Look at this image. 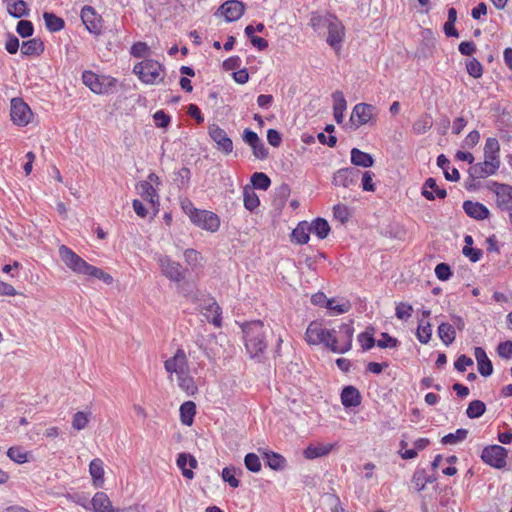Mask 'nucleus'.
I'll use <instances>...</instances> for the list:
<instances>
[{
    "mask_svg": "<svg viewBox=\"0 0 512 512\" xmlns=\"http://www.w3.org/2000/svg\"><path fill=\"white\" fill-rule=\"evenodd\" d=\"M500 161V144L494 137L486 139L484 146V161L476 163L469 168V175L473 179H481L494 175L499 169Z\"/></svg>",
    "mask_w": 512,
    "mask_h": 512,
    "instance_id": "f257e3e1",
    "label": "nucleus"
},
{
    "mask_svg": "<svg viewBox=\"0 0 512 512\" xmlns=\"http://www.w3.org/2000/svg\"><path fill=\"white\" fill-rule=\"evenodd\" d=\"M59 255L65 265L77 274H83L103 280L106 284H111L113 278L103 270L90 265L74 251L65 245L59 247Z\"/></svg>",
    "mask_w": 512,
    "mask_h": 512,
    "instance_id": "f03ea898",
    "label": "nucleus"
},
{
    "mask_svg": "<svg viewBox=\"0 0 512 512\" xmlns=\"http://www.w3.org/2000/svg\"><path fill=\"white\" fill-rule=\"evenodd\" d=\"M268 332L270 329L261 321H254L243 327L245 347L251 358L260 357L266 349Z\"/></svg>",
    "mask_w": 512,
    "mask_h": 512,
    "instance_id": "7ed1b4c3",
    "label": "nucleus"
},
{
    "mask_svg": "<svg viewBox=\"0 0 512 512\" xmlns=\"http://www.w3.org/2000/svg\"><path fill=\"white\" fill-rule=\"evenodd\" d=\"M183 210L189 217L190 221L200 229L214 233L220 227V218L214 212L201 210L193 207L189 202L183 205Z\"/></svg>",
    "mask_w": 512,
    "mask_h": 512,
    "instance_id": "20e7f679",
    "label": "nucleus"
},
{
    "mask_svg": "<svg viewBox=\"0 0 512 512\" xmlns=\"http://www.w3.org/2000/svg\"><path fill=\"white\" fill-rule=\"evenodd\" d=\"M354 334L353 321L342 323L336 328L331 329L329 349L335 353H346L352 347Z\"/></svg>",
    "mask_w": 512,
    "mask_h": 512,
    "instance_id": "39448f33",
    "label": "nucleus"
},
{
    "mask_svg": "<svg viewBox=\"0 0 512 512\" xmlns=\"http://www.w3.org/2000/svg\"><path fill=\"white\" fill-rule=\"evenodd\" d=\"M133 72L146 84L154 85L163 81V76H161L162 66L155 60L146 59L136 64Z\"/></svg>",
    "mask_w": 512,
    "mask_h": 512,
    "instance_id": "423d86ee",
    "label": "nucleus"
},
{
    "mask_svg": "<svg viewBox=\"0 0 512 512\" xmlns=\"http://www.w3.org/2000/svg\"><path fill=\"white\" fill-rule=\"evenodd\" d=\"M508 451L500 445L486 446L481 454L484 463L496 469H502L506 466Z\"/></svg>",
    "mask_w": 512,
    "mask_h": 512,
    "instance_id": "0eeeda50",
    "label": "nucleus"
},
{
    "mask_svg": "<svg viewBox=\"0 0 512 512\" xmlns=\"http://www.w3.org/2000/svg\"><path fill=\"white\" fill-rule=\"evenodd\" d=\"M164 367L171 379L173 374L177 378L186 375L190 371L187 356L183 349H178L173 357L167 359L164 362Z\"/></svg>",
    "mask_w": 512,
    "mask_h": 512,
    "instance_id": "6e6552de",
    "label": "nucleus"
},
{
    "mask_svg": "<svg viewBox=\"0 0 512 512\" xmlns=\"http://www.w3.org/2000/svg\"><path fill=\"white\" fill-rule=\"evenodd\" d=\"M377 108L367 103L356 104L352 110L350 121L356 128L372 122L377 115Z\"/></svg>",
    "mask_w": 512,
    "mask_h": 512,
    "instance_id": "1a4fd4ad",
    "label": "nucleus"
},
{
    "mask_svg": "<svg viewBox=\"0 0 512 512\" xmlns=\"http://www.w3.org/2000/svg\"><path fill=\"white\" fill-rule=\"evenodd\" d=\"M306 341L310 345L323 344L329 349L331 330H328L318 322H311L306 329Z\"/></svg>",
    "mask_w": 512,
    "mask_h": 512,
    "instance_id": "9d476101",
    "label": "nucleus"
},
{
    "mask_svg": "<svg viewBox=\"0 0 512 512\" xmlns=\"http://www.w3.org/2000/svg\"><path fill=\"white\" fill-rule=\"evenodd\" d=\"M10 115L14 124L26 126L31 120L32 111L21 98H13L11 100Z\"/></svg>",
    "mask_w": 512,
    "mask_h": 512,
    "instance_id": "9b49d317",
    "label": "nucleus"
},
{
    "mask_svg": "<svg viewBox=\"0 0 512 512\" xmlns=\"http://www.w3.org/2000/svg\"><path fill=\"white\" fill-rule=\"evenodd\" d=\"M208 134L216 143L217 149L225 155L233 151V142L226 131L213 123L208 126Z\"/></svg>",
    "mask_w": 512,
    "mask_h": 512,
    "instance_id": "f8f14e48",
    "label": "nucleus"
},
{
    "mask_svg": "<svg viewBox=\"0 0 512 512\" xmlns=\"http://www.w3.org/2000/svg\"><path fill=\"white\" fill-rule=\"evenodd\" d=\"M360 170L355 167H347L337 170L333 174L332 184L338 187L350 188L356 186L360 177Z\"/></svg>",
    "mask_w": 512,
    "mask_h": 512,
    "instance_id": "ddd939ff",
    "label": "nucleus"
},
{
    "mask_svg": "<svg viewBox=\"0 0 512 512\" xmlns=\"http://www.w3.org/2000/svg\"><path fill=\"white\" fill-rule=\"evenodd\" d=\"M158 264L162 274L173 282H179L183 279V269L180 263L173 261L166 255L158 258Z\"/></svg>",
    "mask_w": 512,
    "mask_h": 512,
    "instance_id": "4468645a",
    "label": "nucleus"
},
{
    "mask_svg": "<svg viewBox=\"0 0 512 512\" xmlns=\"http://www.w3.org/2000/svg\"><path fill=\"white\" fill-rule=\"evenodd\" d=\"M243 141L252 149L255 158L264 160L268 157V149L257 133L246 128L242 133Z\"/></svg>",
    "mask_w": 512,
    "mask_h": 512,
    "instance_id": "2eb2a0df",
    "label": "nucleus"
},
{
    "mask_svg": "<svg viewBox=\"0 0 512 512\" xmlns=\"http://www.w3.org/2000/svg\"><path fill=\"white\" fill-rule=\"evenodd\" d=\"M328 36L327 43L330 47H332L336 52H338L341 48L342 42L345 36V27L342 22L334 17L331 20L330 25L327 28Z\"/></svg>",
    "mask_w": 512,
    "mask_h": 512,
    "instance_id": "dca6fc26",
    "label": "nucleus"
},
{
    "mask_svg": "<svg viewBox=\"0 0 512 512\" xmlns=\"http://www.w3.org/2000/svg\"><path fill=\"white\" fill-rule=\"evenodd\" d=\"M493 187L497 198V206L510 214L512 212V186L494 182Z\"/></svg>",
    "mask_w": 512,
    "mask_h": 512,
    "instance_id": "f3484780",
    "label": "nucleus"
},
{
    "mask_svg": "<svg viewBox=\"0 0 512 512\" xmlns=\"http://www.w3.org/2000/svg\"><path fill=\"white\" fill-rule=\"evenodd\" d=\"M81 20L86 29L93 34L101 33L102 18L98 15L92 6L86 5L81 10Z\"/></svg>",
    "mask_w": 512,
    "mask_h": 512,
    "instance_id": "a211bd4d",
    "label": "nucleus"
},
{
    "mask_svg": "<svg viewBox=\"0 0 512 512\" xmlns=\"http://www.w3.org/2000/svg\"><path fill=\"white\" fill-rule=\"evenodd\" d=\"M244 12V3L238 0H228L218 9V13L224 16L227 22H233L240 19Z\"/></svg>",
    "mask_w": 512,
    "mask_h": 512,
    "instance_id": "6ab92c4d",
    "label": "nucleus"
},
{
    "mask_svg": "<svg viewBox=\"0 0 512 512\" xmlns=\"http://www.w3.org/2000/svg\"><path fill=\"white\" fill-rule=\"evenodd\" d=\"M83 83L96 94H104L108 92L111 82L105 83V79L101 80L98 75L92 71H85L82 75Z\"/></svg>",
    "mask_w": 512,
    "mask_h": 512,
    "instance_id": "aec40b11",
    "label": "nucleus"
},
{
    "mask_svg": "<svg viewBox=\"0 0 512 512\" xmlns=\"http://www.w3.org/2000/svg\"><path fill=\"white\" fill-rule=\"evenodd\" d=\"M176 463L185 478L192 479L194 477L192 469L197 467V460L194 456L187 453H180Z\"/></svg>",
    "mask_w": 512,
    "mask_h": 512,
    "instance_id": "412c9836",
    "label": "nucleus"
},
{
    "mask_svg": "<svg viewBox=\"0 0 512 512\" xmlns=\"http://www.w3.org/2000/svg\"><path fill=\"white\" fill-rule=\"evenodd\" d=\"M463 209L469 217L476 220H484L489 216L488 208L479 202L467 200L463 203Z\"/></svg>",
    "mask_w": 512,
    "mask_h": 512,
    "instance_id": "4be33fe9",
    "label": "nucleus"
},
{
    "mask_svg": "<svg viewBox=\"0 0 512 512\" xmlns=\"http://www.w3.org/2000/svg\"><path fill=\"white\" fill-rule=\"evenodd\" d=\"M474 355L478 364V371L483 377H488L493 372V365L482 347H476Z\"/></svg>",
    "mask_w": 512,
    "mask_h": 512,
    "instance_id": "5701e85b",
    "label": "nucleus"
},
{
    "mask_svg": "<svg viewBox=\"0 0 512 512\" xmlns=\"http://www.w3.org/2000/svg\"><path fill=\"white\" fill-rule=\"evenodd\" d=\"M93 512H114L112 503L104 492H97L90 501Z\"/></svg>",
    "mask_w": 512,
    "mask_h": 512,
    "instance_id": "b1692460",
    "label": "nucleus"
},
{
    "mask_svg": "<svg viewBox=\"0 0 512 512\" xmlns=\"http://www.w3.org/2000/svg\"><path fill=\"white\" fill-rule=\"evenodd\" d=\"M341 402L345 407H356L361 403V395L354 386H346L341 393Z\"/></svg>",
    "mask_w": 512,
    "mask_h": 512,
    "instance_id": "393cba45",
    "label": "nucleus"
},
{
    "mask_svg": "<svg viewBox=\"0 0 512 512\" xmlns=\"http://www.w3.org/2000/svg\"><path fill=\"white\" fill-rule=\"evenodd\" d=\"M332 98L334 101V106H333L334 118H335V121L338 124H340L343 122V119H344V111L347 108V102H346L344 95L341 91H335L332 94Z\"/></svg>",
    "mask_w": 512,
    "mask_h": 512,
    "instance_id": "a878e982",
    "label": "nucleus"
},
{
    "mask_svg": "<svg viewBox=\"0 0 512 512\" xmlns=\"http://www.w3.org/2000/svg\"><path fill=\"white\" fill-rule=\"evenodd\" d=\"M335 447V444H317V445H309L304 450V456L307 459H315L319 457H323L328 455L333 448Z\"/></svg>",
    "mask_w": 512,
    "mask_h": 512,
    "instance_id": "bb28decb",
    "label": "nucleus"
},
{
    "mask_svg": "<svg viewBox=\"0 0 512 512\" xmlns=\"http://www.w3.org/2000/svg\"><path fill=\"white\" fill-rule=\"evenodd\" d=\"M351 162L355 166L369 168L373 166L374 159L370 154L363 152L358 148H353L351 150Z\"/></svg>",
    "mask_w": 512,
    "mask_h": 512,
    "instance_id": "cd10ccee",
    "label": "nucleus"
},
{
    "mask_svg": "<svg viewBox=\"0 0 512 512\" xmlns=\"http://www.w3.org/2000/svg\"><path fill=\"white\" fill-rule=\"evenodd\" d=\"M428 189H431L433 190L437 197L441 198V199H444L447 195V192L445 189H440L436 183V180L434 178H428L426 179L425 183H424V186H423V190H422V195L427 199V200H434L435 199V195L433 194V192L429 191Z\"/></svg>",
    "mask_w": 512,
    "mask_h": 512,
    "instance_id": "c85d7f7f",
    "label": "nucleus"
},
{
    "mask_svg": "<svg viewBox=\"0 0 512 512\" xmlns=\"http://www.w3.org/2000/svg\"><path fill=\"white\" fill-rule=\"evenodd\" d=\"M43 51L44 44L39 38L24 41L21 46V52L26 56L40 55Z\"/></svg>",
    "mask_w": 512,
    "mask_h": 512,
    "instance_id": "c756f323",
    "label": "nucleus"
},
{
    "mask_svg": "<svg viewBox=\"0 0 512 512\" xmlns=\"http://www.w3.org/2000/svg\"><path fill=\"white\" fill-rule=\"evenodd\" d=\"M438 336L446 346L451 345L456 338L454 325L447 322L441 323L438 326Z\"/></svg>",
    "mask_w": 512,
    "mask_h": 512,
    "instance_id": "7c9ffc66",
    "label": "nucleus"
},
{
    "mask_svg": "<svg viewBox=\"0 0 512 512\" xmlns=\"http://www.w3.org/2000/svg\"><path fill=\"white\" fill-rule=\"evenodd\" d=\"M89 472L93 479L94 485L100 487L104 481V469L102 460L99 458L93 459L89 465Z\"/></svg>",
    "mask_w": 512,
    "mask_h": 512,
    "instance_id": "2f4dec72",
    "label": "nucleus"
},
{
    "mask_svg": "<svg viewBox=\"0 0 512 512\" xmlns=\"http://www.w3.org/2000/svg\"><path fill=\"white\" fill-rule=\"evenodd\" d=\"M335 16L331 14L326 15H319V14H313L310 19V25L311 27L318 33H321L325 30H327L328 26L331 23V20L334 19Z\"/></svg>",
    "mask_w": 512,
    "mask_h": 512,
    "instance_id": "473e14b6",
    "label": "nucleus"
},
{
    "mask_svg": "<svg viewBox=\"0 0 512 512\" xmlns=\"http://www.w3.org/2000/svg\"><path fill=\"white\" fill-rule=\"evenodd\" d=\"M7 10L8 13L14 18L27 16L29 13L27 4L23 0H9Z\"/></svg>",
    "mask_w": 512,
    "mask_h": 512,
    "instance_id": "72a5a7b5",
    "label": "nucleus"
},
{
    "mask_svg": "<svg viewBox=\"0 0 512 512\" xmlns=\"http://www.w3.org/2000/svg\"><path fill=\"white\" fill-rule=\"evenodd\" d=\"M434 481H436V478L434 476L427 475L423 469L416 470L412 477V483L417 491L424 490L428 483H433Z\"/></svg>",
    "mask_w": 512,
    "mask_h": 512,
    "instance_id": "f704fd0d",
    "label": "nucleus"
},
{
    "mask_svg": "<svg viewBox=\"0 0 512 512\" xmlns=\"http://www.w3.org/2000/svg\"><path fill=\"white\" fill-rule=\"evenodd\" d=\"M311 233L310 226L307 222H301L292 231V238L298 244H306L309 241V234Z\"/></svg>",
    "mask_w": 512,
    "mask_h": 512,
    "instance_id": "c9c22d12",
    "label": "nucleus"
},
{
    "mask_svg": "<svg viewBox=\"0 0 512 512\" xmlns=\"http://www.w3.org/2000/svg\"><path fill=\"white\" fill-rule=\"evenodd\" d=\"M196 413L195 403L192 401L184 402L180 406V418L184 425L190 426Z\"/></svg>",
    "mask_w": 512,
    "mask_h": 512,
    "instance_id": "e433bc0d",
    "label": "nucleus"
},
{
    "mask_svg": "<svg viewBox=\"0 0 512 512\" xmlns=\"http://www.w3.org/2000/svg\"><path fill=\"white\" fill-rule=\"evenodd\" d=\"M45 26L50 32H58L64 28L65 22L62 18L51 12H44Z\"/></svg>",
    "mask_w": 512,
    "mask_h": 512,
    "instance_id": "4c0bfd02",
    "label": "nucleus"
},
{
    "mask_svg": "<svg viewBox=\"0 0 512 512\" xmlns=\"http://www.w3.org/2000/svg\"><path fill=\"white\" fill-rule=\"evenodd\" d=\"M309 226L311 233H314L320 239L326 238L330 232V226L323 218H317Z\"/></svg>",
    "mask_w": 512,
    "mask_h": 512,
    "instance_id": "58836bf2",
    "label": "nucleus"
},
{
    "mask_svg": "<svg viewBox=\"0 0 512 512\" xmlns=\"http://www.w3.org/2000/svg\"><path fill=\"white\" fill-rule=\"evenodd\" d=\"M243 198L244 206L249 211L255 210L260 204L257 194L255 193L254 189L251 188L250 186L244 187Z\"/></svg>",
    "mask_w": 512,
    "mask_h": 512,
    "instance_id": "ea45409f",
    "label": "nucleus"
},
{
    "mask_svg": "<svg viewBox=\"0 0 512 512\" xmlns=\"http://www.w3.org/2000/svg\"><path fill=\"white\" fill-rule=\"evenodd\" d=\"M432 126V117L428 114H424L413 123L412 129L414 133L422 135L429 131L432 128Z\"/></svg>",
    "mask_w": 512,
    "mask_h": 512,
    "instance_id": "a19ab883",
    "label": "nucleus"
},
{
    "mask_svg": "<svg viewBox=\"0 0 512 512\" xmlns=\"http://www.w3.org/2000/svg\"><path fill=\"white\" fill-rule=\"evenodd\" d=\"M179 388L184 391L187 395H194L197 391V386L190 375V371L186 375L177 377Z\"/></svg>",
    "mask_w": 512,
    "mask_h": 512,
    "instance_id": "79ce46f5",
    "label": "nucleus"
},
{
    "mask_svg": "<svg viewBox=\"0 0 512 512\" xmlns=\"http://www.w3.org/2000/svg\"><path fill=\"white\" fill-rule=\"evenodd\" d=\"M468 430L464 428L457 429L454 433H449L442 437L441 443L444 445H455L467 438Z\"/></svg>",
    "mask_w": 512,
    "mask_h": 512,
    "instance_id": "37998d69",
    "label": "nucleus"
},
{
    "mask_svg": "<svg viewBox=\"0 0 512 512\" xmlns=\"http://www.w3.org/2000/svg\"><path fill=\"white\" fill-rule=\"evenodd\" d=\"M486 411V405L481 400H473L469 403L466 414L470 419L481 417Z\"/></svg>",
    "mask_w": 512,
    "mask_h": 512,
    "instance_id": "c03bdc74",
    "label": "nucleus"
},
{
    "mask_svg": "<svg viewBox=\"0 0 512 512\" xmlns=\"http://www.w3.org/2000/svg\"><path fill=\"white\" fill-rule=\"evenodd\" d=\"M266 462L273 470H283L286 466V460L280 454L270 452L266 453Z\"/></svg>",
    "mask_w": 512,
    "mask_h": 512,
    "instance_id": "a18cd8bd",
    "label": "nucleus"
},
{
    "mask_svg": "<svg viewBox=\"0 0 512 512\" xmlns=\"http://www.w3.org/2000/svg\"><path fill=\"white\" fill-rule=\"evenodd\" d=\"M253 188L267 190L271 184L270 178L263 172H255L251 176Z\"/></svg>",
    "mask_w": 512,
    "mask_h": 512,
    "instance_id": "49530a36",
    "label": "nucleus"
},
{
    "mask_svg": "<svg viewBox=\"0 0 512 512\" xmlns=\"http://www.w3.org/2000/svg\"><path fill=\"white\" fill-rule=\"evenodd\" d=\"M417 339L423 344H427L432 336V325L429 322L421 321L417 328Z\"/></svg>",
    "mask_w": 512,
    "mask_h": 512,
    "instance_id": "de8ad7c7",
    "label": "nucleus"
},
{
    "mask_svg": "<svg viewBox=\"0 0 512 512\" xmlns=\"http://www.w3.org/2000/svg\"><path fill=\"white\" fill-rule=\"evenodd\" d=\"M90 416V412L79 411L75 413L72 420V427L78 431L84 429L89 422Z\"/></svg>",
    "mask_w": 512,
    "mask_h": 512,
    "instance_id": "09e8293b",
    "label": "nucleus"
},
{
    "mask_svg": "<svg viewBox=\"0 0 512 512\" xmlns=\"http://www.w3.org/2000/svg\"><path fill=\"white\" fill-rule=\"evenodd\" d=\"M7 456L14 462L22 464L27 462V452L21 447H11L7 451Z\"/></svg>",
    "mask_w": 512,
    "mask_h": 512,
    "instance_id": "8fccbe9b",
    "label": "nucleus"
},
{
    "mask_svg": "<svg viewBox=\"0 0 512 512\" xmlns=\"http://www.w3.org/2000/svg\"><path fill=\"white\" fill-rule=\"evenodd\" d=\"M237 470L234 467H225L222 470V479L227 482L232 488H237L240 484L236 478Z\"/></svg>",
    "mask_w": 512,
    "mask_h": 512,
    "instance_id": "3c124183",
    "label": "nucleus"
},
{
    "mask_svg": "<svg viewBox=\"0 0 512 512\" xmlns=\"http://www.w3.org/2000/svg\"><path fill=\"white\" fill-rule=\"evenodd\" d=\"M139 188L141 190L142 196L145 198V200L149 201L150 203L154 204L155 199H158V195L156 193L155 188L149 182H142Z\"/></svg>",
    "mask_w": 512,
    "mask_h": 512,
    "instance_id": "603ef678",
    "label": "nucleus"
},
{
    "mask_svg": "<svg viewBox=\"0 0 512 512\" xmlns=\"http://www.w3.org/2000/svg\"><path fill=\"white\" fill-rule=\"evenodd\" d=\"M246 468L251 472H259L261 470V462L255 453H248L244 458Z\"/></svg>",
    "mask_w": 512,
    "mask_h": 512,
    "instance_id": "864d4df0",
    "label": "nucleus"
},
{
    "mask_svg": "<svg viewBox=\"0 0 512 512\" xmlns=\"http://www.w3.org/2000/svg\"><path fill=\"white\" fill-rule=\"evenodd\" d=\"M466 69L468 74L473 78H480L483 74V67L481 63L475 58L467 62Z\"/></svg>",
    "mask_w": 512,
    "mask_h": 512,
    "instance_id": "5fc2aeb1",
    "label": "nucleus"
},
{
    "mask_svg": "<svg viewBox=\"0 0 512 512\" xmlns=\"http://www.w3.org/2000/svg\"><path fill=\"white\" fill-rule=\"evenodd\" d=\"M16 31L21 37L26 38L33 34L34 27L32 22L28 20H20L17 23Z\"/></svg>",
    "mask_w": 512,
    "mask_h": 512,
    "instance_id": "6e6d98bb",
    "label": "nucleus"
},
{
    "mask_svg": "<svg viewBox=\"0 0 512 512\" xmlns=\"http://www.w3.org/2000/svg\"><path fill=\"white\" fill-rule=\"evenodd\" d=\"M327 308L334 314H343L349 311L350 304L348 302H344L342 304H336V301L334 299H329V302H327Z\"/></svg>",
    "mask_w": 512,
    "mask_h": 512,
    "instance_id": "4d7b16f0",
    "label": "nucleus"
},
{
    "mask_svg": "<svg viewBox=\"0 0 512 512\" xmlns=\"http://www.w3.org/2000/svg\"><path fill=\"white\" fill-rule=\"evenodd\" d=\"M413 307L407 303H399L396 306V317L400 320H407L411 317Z\"/></svg>",
    "mask_w": 512,
    "mask_h": 512,
    "instance_id": "13d9d810",
    "label": "nucleus"
},
{
    "mask_svg": "<svg viewBox=\"0 0 512 512\" xmlns=\"http://www.w3.org/2000/svg\"><path fill=\"white\" fill-rule=\"evenodd\" d=\"M184 258L188 265L197 266L202 260L201 254L194 249H186Z\"/></svg>",
    "mask_w": 512,
    "mask_h": 512,
    "instance_id": "bf43d9fd",
    "label": "nucleus"
},
{
    "mask_svg": "<svg viewBox=\"0 0 512 512\" xmlns=\"http://www.w3.org/2000/svg\"><path fill=\"white\" fill-rule=\"evenodd\" d=\"M358 341L360 342L364 350H369L375 345V339L373 333L363 332L358 335Z\"/></svg>",
    "mask_w": 512,
    "mask_h": 512,
    "instance_id": "052dcab7",
    "label": "nucleus"
},
{
    "mask_svg": "<svg viewBox=\"0 0 512 512\" xmlns=\"http://www.w3.org/2000/svg\"><path fill=\"white\" fill-rule=\"evenodd\" d=\"M208 311L213 315L212 319L210 320L213 325L216 327L221 326V308L217 304V302L213 301L208 306Z\"/></svg>",
    "mask_w": 512,
    "mask_h": 512,
    "instance_id": "680f3d73",
    "label": "nucleus"
},
{
    "mask_svg": "<svg viewBox=\"0 0 512 512\" xmlns=\"http://www.w3.org/2000/svg\"><path fill=\"white\" fill-rule=\"evenodd\" d=\"M333 215L335 219L339 220L341 223H345L349 218V210L347 206L337 204L333 207Z\"/></svg>",
    "mask_w": 512,
    "mask_h": 512,
    "instance_id": "e2e57ef3",
    "label": "nucleus"
},
{
    "mask_svg": "<svg viewBox=\"0 0 512 512\" xmlns=\"http://www.w3.org/2000/svg\"><path fill=\"white\" fill-rule=\"evenodd\" d=\"M435 274L439 280L446 281L450 278L452 273L448 264L440 263L435 268Z\"/></svg>",
    "mask_w": 512,
    "mask_h": 512,
    "instance_id": "0e129e2a",
    "label": "nucleus"
},
{
    "mask_svg": "<svg viewBox=\"0 0 512 512\" xmlns=\"http://www.w3.org/2000/svg\"><path fill=\"white\" fill-rule=\"evenodd\" d=\"M155 125L160 128H166L170 123V116L164 111L159 110L153 115Z\"/></svg>",
    "mask_w": 512,
    "mask_h": 512,
    "instance_id": "69168bd1",
    "label": "nucleus"
},
{
    "mask_svg": "<svg viewBox=\"0 0 512 512\" xmlns=\"http://www.w3.org/2000/svg\"><path fill=\"white\" fill-rule=\"evenodd\" d=\"M497 352L500 357L505 359L512 358V342L511 341H505L499 343L497 347Z\"/></svg>",
    "mask_w": 512,
    "mask_h": 512,
    "instance_id": "338daca9",
    "label": "nucleus"
},
{
    "mask_svg": "<svg viewBox=\"0 0 512 512\" xmlns=\"http://www.w3.org/2000/svg\"><path fill=\"white\" fill-rule=\"evenodd\" d=\"M462 253L468 257L472 262H477L481 259L483 252L480 249L464 246Z\"/></svg>",
    "mask_w": 512,
    "mask_h": 512,
    "instance_id": "774afa93",
    "label": "nucleus"
}]
</instances>
